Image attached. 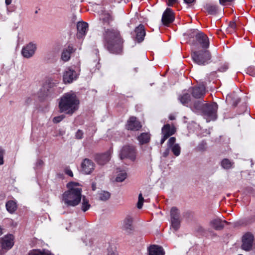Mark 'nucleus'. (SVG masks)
<instances>
[{
	"instance_id": "obj_56",
	"label": "nucleus",
	"mask_w": 255,
	"mask_h": 255,
	"mask_svg": "<svg viewBox=\"0 0 255 255\" xmlns=\"http://www.w3.org/2000/svg\"><path fill=\"white\" fill-rule=\"evenodd\" d=\"M2 234V229L1 228H0V236H1Z\"/></svg>"
},
{
	"instance_id": "obj_21",
	"label": "nucleus",
	"mask_w": 255,
	"mask_h": 255,
	"mask_svg": "<svg viewBox=\"0 0 255 255\" xmlns=\"http://www.w3.org/2000/svg\"><path fill=\"white\" fill-rule=\"evenodd\" d=\"M75 50L72 44H69L68 46L64 48L61 54V59L63 61H68L71 57V55L74 52Z\"/></svg>"
},
{
	"instance_id": "obj_39",
	"label": "nucleus",
	"mask_w": 255,
	"mask_h": 255,
	"mask_svg": "<svg viewBox=\"0 0 255 255\" xmlns=\"http://www.w3.org/2000/svg\"><path fill=\"white\" fill-rule=\"evenodd\" d=\"M247 74L250 76H254L255 75V67L254 66H250L248 67L246 70Z\"/></svg>"
},
{
	"instance_id": "obj_40",
	"label": "nucleus",
	"mask_w": 255,
	"mask_h": 255,
	"mask_svg": "<svg viewBox=\"0 0 255 255\" xmlns=\"http://www.w3.org/2000/svg\"><path fill=\"white\" fill-rule=\"evenodd\" d=\"M235 0H219V3L220 4L225 5H230Z\"/></svg>"
},
{
	"instance_id": "obj_37",
	"label": "nucleus",
	"mask_w": 255,
	"mask_h": 255,
	"mask_svg": "<svg viewBox=\"0 0 255 255\" xmlns=\"http://www.w3.org/2000/svg\"><path fill=\"white\" fill-rule=\"evenodd\" d=\"M172 151L175 156H178L180 153V147L178 144H176L172 147Z\"/></svg>"
},
{
	"instance_id": "obj_7",
	"label": "nucleus",
	"mask_w": 255,
	"mask_h": 255,
	"mask_svg": "<svg viewBox=\"0 0 255 255\" xmlns=\"http://www.w3.org/2000/svg\"><path fill=\"white\" fill-rule=\"evenodd\" d=\"M218 109V105L215 102L211 104H205L203 107L202 112L207 117L215 119L217 116V111Z\"/></svg>"
},
{
	"instance_id": "obj_32",
	"label": "nucleus",
	"mask_w": 255,
	"mask_h": 255,
	"mask_svg": "<svg viewBox=\"0 0 255 255\" xmlns=\"http://www.w3.org/2000/svg\"><path fill=\"white\" fill-rule=\"evenodd\" d=\"M179 100L180 102L184 105H186L191 101L190 95L188 93H185L182 95Z\"/></svg>"
},
{
	"instance_id": "obj_28",
	"label": "nucleus",
	"mask_w": 255,
	"mask_h": 255,
	"mask_svg": "<svg viewBox=\"0 0 255 255\" xmlns=\"http://www.w3.org/2000/svg\"><path fill=\"white\" fill-rule=\"evenodd\" d=\"M112 152L113 149L111 148L104 153L97 154L95 159H110Z\"/></svg>"
},
{
	"instance_id": "obj_35",
	"label": "nucleus",
	"mask_w": 255,
	"mask_h": 255,
	"mask_svg": "<svg viewBox=\"0 0 255 255\" xmlns=\"http://www.w3.org/2000/svg\"><path fill=\"white\" fill-rule=\"evenodd\" d=\"M207 148V145L206 141L203 140L199 143L197 146V149L200 151L205 150Z\"/></svg>"
},
{
	"instance_id": "obj_36",
	"label": "nucleus",
	"mask_w": 255,
	"mask_h": 255,
	"mask_svg": "<svg viewBox=\"0 0 255 255\" xmlns=\"http://www.w3.org/2000/svg\"><path fill=\"white\" fill-rule=\"evenodd\" d=\"M172 227L174 229L175 231H177L180 227V220H176L171 221Z\"/></svg>"
},
{
	"instance_id": "obj_1",
	"label": "nucleus",
	"mask_w": 255,
	"mask_h": 255,
	"mask_svg": "<svg viewBox=\"0 0 255 255\" xmlns=\"http://www.w3.org/2000/svg\"><path fill=\"white\" fill-rule=\"evenodd\" d=\"M109 13H105L100 18L104 28L103 41L105 48L111 53L120 54L123 52L124 40L120 31L115 28H106L113 21Z\"/></svg>"
},
{
	"instance_id": "obj_15",
	"label": "nucleus",
	"mask_w": 255,
	"mask_h": 255,
	"mask_svg": "<svg viewBox=\"0 0 255 255\" xmlns=\"http://www.w3.org/2000/svg\"><path fill=\"white\" fill-rule=\"evenodd\" d=\"M13 240L14 237L11 234L5 236L0 241L2 248L6 250L11 249L14 245Z\"/></svg>"
},
{
	"instance_id": "obj_24",
	"label": "nucleus",
	"mask_w": 255,
	"mask_h": 255,
	"mask_svg": "<svg viewBox=\"0 0 255 255\" xmlns=\"http://www.w3.org/2000/svg\"><path fill=\"white\" fill-rule=\"evenodd\" d=\"M175 132V128L174 126L171 127L170 125L168 124L164 125V126L162 128V134L165 135H167L168 137L174 134Z\"/></svg>"
},
{
	"instance_id": "obj_8",
	"label": "nucleus",
	"mask_w": 255,
	"mask_h": 255,
	"mask_svg": "<svg viewBox=\"0 0 255 255\" xmlns=\"http://www.w3.org/2000/svg\"><path fill=\"white\" fill-rule=\"evenodd\" d=\"M175 19V15L173 10L170 8H167L163 13L161 21L163 25L168 26L172 23Z\"/></svg>"
},
{
	"instance_id": "obj_51",
	"label": "nucleus",
	"mask_w": 255,
	"mask_h": 255,
	"mask_svg": "<svg viewBox=\"0 0 255 255\" xmlns=\"http://www.w3.org/2000/svg\"><path fill=\"white\" fill-rule=\"evenodd\" d=\"M168 135H163V137L161 139V143L162 144L168 138Z\"/></svg>"
},
{
	"instance_id": "obj_18",
	"label": "nucleus",
	"mask_w": 255,
	"mask_h": 255,
	"mask_svg": "<svg viewBox=\"0 0 255 255\" xmlns=\"http://www.w3.org/2000/svg\"><path fill=\"white\" fill-rule=\"evenodd\" d=\"M133 218L130 216H127L123 221V229L128 234H130L133 230Z\"/></svg>"
},
{
	"instance_id": "obj_16",
	"label": "nucleus",
	"mask_w": 255,
	"mask_h": 255,
	"mask_svg": "<svg viewBox=\"0 0 255 255\" xmlns=\"http://www.w3.org/2000/svg\"><path fill=\"white\" fill-rule=\"evenodd\" d=\"M203 11L208 14L215 15L219 11V6L213 2H207L203 5Z\"/></svg>"
},
{
	"instance_id": "obj_13",
	"label": "nucleus",
	"mask_w": 255,
	"mask_h": 255,
	"mask_svg": "<svg viewBox=\"0 0 255 255\" xmlns=\"http://www.w3.org/2000/svg\"><path fill=\"white\" fill-rule=\"evenodd\" d=\"M141 127V123L137 120L135 117H130L126 125V128L130 130H138Z\"/></svg>"
},
{
	"instance_id": "obj_31",
	"label": "nucleus",
	"mask_w": 255,
	"mask_h": 255,
	"mask_svg": "<svg viewBox=\"0 0 255 255\" xmlns=\"http://www.w3.org/2000/svg\"><path fill=\"white\" fill-rule=\"evenodd\" d=\"M170 216L171 221L180 219L179 211L175 207H173L171 208L170 211Z\"/></svg>"
},
{
	"instance_id": "obj_26",
	"label": "nucleus",
	"mask_w": 255,
	"mask_h": 255,
	"mask_svg": "<svg viewBox=\"0 0 255 255\" xmlns=\"http://www.w3.org/2000/svg\"><path fill=\"white\" fill-rule=\"evenodd\" d=\"M111 194L110 192L105 191H99L96 195V198L100 201H106L110 199Z\"/></svg>"
},
{
	"instance_id": "obj_48",
	"label": "nucleus",
	"mask_w": 255,
	"mask_h": 255,
	"mask_svg": "<svg viewBox=\"0 0 255 255\" xmlns=\"http://www.w3.org/2000/svg\"><path fill=\"white\" fill-rule=\"evenodd\" d=\"M178 0H168L167 4L169 6H172L174 4L177 2Z\"/></svg>"
},
{
	"instance_id": "obj_42",
	"label": "nucleus",
	"mask_w": 255,
	"mask_h": 255,
	"mask_svg": "<svg viewBox=\"0 0 255 255\" xmlns=\"http://www.w3.org/2000/svg\"><path fill=\"white\" fill-rule=\"evenodd\" d=\"M65 118L64 115H61L59 116L55 117L53 119V122L54 123H59L61 121H62Z\"/></svg>"
},
{
	"instance_id": "obj_38",
	"label": "nucleus",
	"mask_w": 255,
	"mask_h": 255,
	"mask_svg": "<svg viewBox=\"0 0 255 255\" xmlns=\"http://www.w3.org/2000/svg\"><path fill=\"white\" fill-rule=\"evenodd\" d=\"M143 202H144V198L142 197V194L140 193L138 195V202L137 203V207L138 209H140L142 207Z\"/></svg>"
},
{
	"instance_id": "obj_23",
	"label": "nucleus",
	"mask_w": 255,
	"mask_h": 255,
	"mask_svg": "<svg viewBox=\"0 0 255 255\" xmlns=\"http://www.w3.org/2000/svg\"><path fill=\"white\" fill-rule=\"evenodd\" d=\"M148 255H164L162 247L156 245L151 246L148 249Z\"/></svg>"
},
{
	"instance_id": "obj_49",
	"label": "nucleus",
	"mask_w": 255,
	"mask_h": 255,
	"mask_svg": "<svg viewBox=\"0 0 255 255\" xmlns=\"http://www.w3.org/2000/svg\"><path fill=\"white\" fill-rule=\"evenodd\" d=\"M108 255H117V253L113 251L112 248H109Z\"/></svg>"
},
{
	"instance_id": "obj_29",
	"label": "nucleus",
	"mask_w": 255,
	"mask_h": 255,
	"mask_svg": "<svg viewBox=\"0 0 255 255\" xmlns=\"http://www.w3.org/2000/svg\"><path fill=\"white\" fill-rule=\"evenodd\" d=\"M81 200V209L83 212H85L90 209V208L91 207V205L89 203V199L87 198L86 196H82Z\"/></svg>"
},
{
	"instance_id": "obj_43",
	"label": "nucleus",
	"mask_w": 255,
	"mask_h": 255,
	"mask_svg": "<svg viewBox=\"0 0 255 255\" xmlns=\"http://www.w3.org/2000/svg\"><path fill=\"white\" fill-rule=\"evenodd\" d=\"M76 139H81L83 137V132L81 129H78L75 134Z\"/></svg>"
},
{
	"instance_id": "obj_22",
	"label": "nucleus",
	"mask_w": 255,
	"mask_h": 255,
	"mask_svg": "<svg viewBox=\"0 0 255 255\" xmlns=\"http://www.w3.org/2000/svg\"><path fill=\"white\" fill-rule=\"evenodd\" d=\"M228 222L226 221H222L219 218L213 219L210 222V225L212 228L216 230H221L224 227L225 224H227Z\"/></svg>"
},
{
	"instance_id": "obj_45",
	"label": "nucleus",
	"mask_w": 255,
	"mask_h": 255,
	"mask_svg": "<svg viewBox=\"0 0 255 255\" xmlns=\"http://www.w3.org/2000/svg\"><path fill=\"white\" fill-rule=\"evenodd\" d=\"M228 69V66L227 64L222 65L218 69V71L221 72H225Z\"/></svg>"
},
{
	"instance_id": "obj_41",
	"label": "nucleus",
	"mask_w": 255,
	"mask_h": 255,
	"mask_svg": "<svg viewBox=\"0 0 255 255\" xmlns=\"http://www.w3.org/2000/svg\"><path fill=\"white\" fill-rule=\"evenodd\" d=\"M205 104H203L202 102L200 101H197L195 102L194 104V107L195 109L197 110H201L202 111H203V107L204 106Z\"/></svg>"
},
{
	"instance_id": "obj_54",
	"label": "nucleus",
	"mask_w": 255,
	"mask_h": 255,
	"mask_svg": "<svg viewBox=\"0 0 255 255\" xmlns=\"http://www.w3.org/2000/svg\"><path fill=\"white\" fill-rule=\"evenodd\" d=\"M92 189L93 191H95L96 189V183L95 182H93L92 183Z\"/></svg>"
},
{
	"instance_id": "obj_3",
	"label": "nucleus",
	"mask_w": 255,
	"mask_h": 255,
	"mask_svg": "<svg viewBox=\"0 0 255 255\" xmlns=\"http://www.w3.org/2000/svg\"><path fill=\"white\" fill-rule=\"evenodd\" d=\"M67 187L68 190L62 195V201L67 206L75 207L78 205L82 199V188L78 183L69 182Z\"/></svg>"
},
{
	"instance_id": "obj_6",
	"label": "nucleus",
	"mask_w": 255,
	"mask_h": 255,
	"mask_svg": "<svg viewBox=\"0 0 255 255\" xmlns=\"http://www.w3.org/2000/svg\"><path fill=\"white\" fill-rule=\"evenodd\" d=\"M137 153V149L134 145L127 144L121 149L120 157L121 159H135Z\"/></svg>"
},
{
	"instance_id": "obj_4",
	"label": "nucleus",
	"mask_w": 255,
	"mask_h": 255,
	"mask_svg": "<svg viewBox=\"0 0 255 255\" xmlns=\"http://www.w3.org/2000/svg\"><path fill=\"white\" fill-rule=\"evenodd\" d=\"M188 40L187 43L192 47V49H195L198 47L203 49H208L210 42L208 37L203 32L197 29H192L188 32Z\"/></svg>"
},
{
	"instance_id": "obj_27",
	"label": "nucleus",
	"mask_w": 255,
	"mask_h": 255,
	"mask_svg": "<svg viewBox=\"0 0 255 255\" xmlns=\"http://www.w3.org/2000/svg\"><path fill=\"white\" fill-rule=\"evenodd\" d=\"M150 139V134L146 132L141 133L137 137V139L140 144H144L147 143L149 142Z\"/></svg>"
},
{
	"instance_id": "obj_14",
	"label": "nucleus",
	"mask_w": 255,
	"mask_h": 255,
	"mask_svg": "<svg viewBox=\"0 0 255 255\" xmlns=\"http://www.w3.org/2000/svg\"><path fill=\"white\" fill-rule=\"evenodd\" d=\"M95 164L92 160H83L81 164V172L85 174H90L94 169Z\"/></svg>"
},
{
	"instance_id": "obj_33",
	"label": "nucleus",
	"mask_w": 255,
	"mask_h": 255,
	"mask_svg": "<svg viewBox=\"0 0 255 255\" xmlns=\"http://www.w3.org/2000/svg\"><path fill=\"white\" fill-rule=\"evenodd\" d=\"M127 177L126 172L125 171H122L117 175L116 181L117 182H121L124 181Z\"/></svg>"
},
{
	"instance_id": "obj_25",
	"label": "nucleus",
	"mask_w": 255,
	"mask_h": 255,
	"mask_svg": "<svg viewBox=\"0 0 255 255\" xmlns=\"http://www.w3.org/2000/svg\"><path fill=\"white\" fill-rule=\"evenodd\" d=\"M5 207L8 213L13 214L17 210V206L15 201L9 200L6 202Z\"/></svg>"
},
{
	"instance_id": "obj_34",
	"label": "nucleus",
	"mask_w": 255,
	"mask_h": 255,
	"mask_svg": "<svg viewBox=\"0 0 255 255\" xmlns=\"http://www.w3.org/2000/svg\"><path fill=\"white\" fill-rule=\"evenodd\" d=\"M221 165L224 169H229L232 167L233 163L230 160H222Z\"/></svg>"
},
{
	"instance_id": "obj_47",
	"label": "nucleus",
	"mask_w": 255,
	"mask_h": 255,
	"mask_svg": "<svg viewBox=\"0 0 255 255\" xmlns=\"http://www.w3.org/2000/svg\"><path fill=\"white\" fill-rule=\"evenodd\" d=\"M176 141V138L174 137H171L168 141V143L169 146L173 145Z\"/></svg>"
},
{
	"instance_id": "obj_17",
	"label": "nucleus",
	"mask_w": 255,
	"mask_h": 255,
	"mask_svg": "<svg viewBox=\"0 0 255 255\" xmlns=\"http://www.w3.org/2000/svg\"><path fill=\"white\" fill-rule=\"evenodd\" d=\"M134 32L135 33V40L138 43L143 41L146 34L144 26L140 24L135 28Z\"/></svg>"
},
{
	"instance_id": "obj_57",
	"label": "nucleus",
	"mask_w": 255,
	"mask_h": 255,
	"mask_svg": "<svg viewBox=\"0 0 255 255\" xmlns=\"http://www.w3.org/2000/svg\"><path fill=\"white\" fill-rule=\"evenodd\" d=\"M3 163V160H0V165H2Z\"/></svg>"
},
{
	"instance_id": "obj_58",
	"label": "nucleus",
	"mask_w": 255,
	"mask_h": 255,
	"mask_svg": "<svg viewBox=\"0 0 255 255\" xmlns=\"http://www.w3.org/2000/svg\"><path fill=\"white\" fill-rule=\"evenodd\" d=\"M169 119H170V120H174V118L173 117H169Z\"/></svg>"
},
{
	"instance_id": "obj_9",
	"label": "nucleus",
	"mask_w": 255,
	"mask_h": 255,
	"mask_svg": "<svg viewBox=\"0 0 255 255\" xmlns=\"http://www.w3.org/2000/svg\"><path fill=\"white\" fill-rule=\"evenodd\" d=\"M36 49V45L30 42L23 47L21 54L24 58H30L34 55Z\"/></svg>"
},
{
	"instance_id": "obj_11",
	"label": "nucleus",
	"mask_w": 255,
	"mask_h": 255,
	"mask_svg": "<svg viewBox=\"0 0 255 255\" xmlns=\"http://www.w3.org/2000/svg\"><path fill=\"white\" fill-rule=\"evenodd\" d=\"M226 102L228 105L235 108L241 102V98L237 92H233L227 96Z\"/></svg>"
},
{
	"instance_id": "obj_20",
	"label": "nucleus",
	"mask_w": 255,
	"mask_h": 255,
	"mask_svg": "<svg viewBox=\"0 0 255 255\" xmlns=\"http://www.w3.org/2000/svg\"><path fill=\"white\" fill-rule=\"evenodd\" d=\"M192 95L196 99H201L204 97L205 94V87L203 85L194 86L192 88Z\"/></svg>"
},
{
	"instance_id": "obj_52",
	"label": "nucleus",
	"mask_w": 255,
	"mask_h": 255,
	"mask_svg": "<svg viewBox=\"0 0 255 255\" xmlns=\"http://www.w3.org/2000/svg\"><path fill=\"white\" fill-rule=\"evenodd\" d=\"M31 102H32V99L28 97L25 101V105H28Z\"/></svg>"
},
{
	"instance_id": "obj_2",
	"label": "nucleus",
	"mask_w": 255,
	"mask_h": 255,
	"mask_svg": "<svg viewBox=\"0 0 255 255\" xmlns=\"http://www.w3.org/2000/svg\"><path fill=\"white\" fill-rule=\"evenodd\" d=\"M79 100L76 94L72 91L65 93L60 98L59 109L61 113L72 115L79 108Z\"/></svg>"
},
{
	"instance_id": "obj_44",
	"label": "nucleus",
	"mask_w": 255,
	"mask_h": 255,
	"mask_svg": "<svg viewBox=\"0 0 255 255\" xmlns=\"http://www.w3.org/2000/svg\"><path fill=\"white\" fill-rule=\"evenodd\" d=\"M229 28L232 29V30L230 31H234L237 28V24L235 21H230L229 24Z\"/></svg>"
},
{
	"instance_id": "obj_55",
	"label": "nucleus",
	"mask_w": 255,
	"mask_h": 255,
	"mask_svg": "<svg viewBox=\"0 0 255 255\" xmlns=\"http://www.w3.org/2000/svg\"><path fill=\"white\" fill-rule=\"evenodd\" d=\"M12 0H5V2L6 5H9L11 3Z\"/></svg>"
},
{
	"instance_id": "obj_46",
	"label": "nucleus",
	"mask_w": 255,
	"mask_h": 255,
	"mask_svg": "<svg viewBox=\"0 0 255 255\" xmlns=\"http://www.w3.org/2000/svg\"><path fill=\"white\" fill-rule=\"evenodd\" d=\"M65 173L70 177L73 176V174L71 170L68 167H66L64 169Z\"/></svg>"
},
{
	"instance_id": "obj_10",
	"label": "nucleus",
	"mask_w": 255,
	"mask_h": 255,
	"mask_svg": "<svg viewBox=\"0 0 255 255\" xmlns=\"http://www.w3.org/2000/svg\"><path fill=\"white\" fill-rule=\"evenodd\" d=\"M78 78L76 71L71 68H67L63 72V80L65 84L71 83Z\"/></svg>"
},
{
	"instance_id": "obj_12",
	"label": "nucleus",
	"mask_w": 255,
	"mask_h": 255,
	"mask_svg": "<svg viewBox=\"0 0 255 255\" xmlns=\"http://www.w3.org/2000/svg\"><path fill=\"white\" fill-rule=\"evenodd\" d=\"M254 236L250 233L246 234L242 239V248L245 251H249L252 247Z\"/></svg>"
},
{
	"instance_id": "obj_50",
	"label": "nucleus",
	"mask_w": 255,
	"mask_h": 255,
	"mask_svg": "<svg viewBox=\"0 0 255 255\" xmlns=\"http://www.w3.org/2000/svg\"><path fill=\"white\" fill-rule=\"evenodd\" d=\"M4 154V150L0 147V159H3V155Z\"/></svg>"
},
{
	"instance_id": "obj_19",
	"label": "nucleus",
	"mask_w": 255,
	"mask_h": 255,
	"mask_svg": "<svg viewBox=\"0 0 255 255\" xmlns=\"http://www.w3.org/2000/svg\"><path fill=\"white\" fill-rule=\"evenodd\" d=\"M88 28V24L84 21L78 22L77 24V33L78 38H81L85 36Z\"/></svg>"
},
{
	"instance_id": "obj_30",
	"label": "nucleus",
	"mask_w": 255,
	"mask_h": 255,
	"mask_svg": "<svg viewBox=\"0 0 255 255\" xmlns=\"http://www.w3.org/2000/svg\"><path fill=\"white\" fill-rule=\"evenodd\" d=\"M28 255H53L49 251L43 250H32L28 254Z\"/></svg>"
},
{
	"instance_id": "obj_53",
	"label": "nucleus",
	"mask_w": 255,
	"mask_h": 255,
	"mask_svg": "<svg viewBox=\"0 0 255 255\" xmlns=\"http://www.w3.org/2000/svg\"><path fill=\"white\" fill-rule=\"evenodd\" d=\"M195 0H184V2L187 4L192 3Z\"/></svg>"
},
{
	"instance_id": "obj_5",
	"label": "nucleus",
	"mask_w": 255,
	"mask_h": 255,
	"mask_svg": "<svg viewBox=\"0 0 255 255\" xmlns=\"http://www.w3.org/2000/svg\"><path fill=\"white\" fill-rule=\"evenodd\" d=\"M191 56L193 62L200 66H205L210 63L212 58L211 52L207 49L192 50Z\"/></svg>"
}]
</instances>
